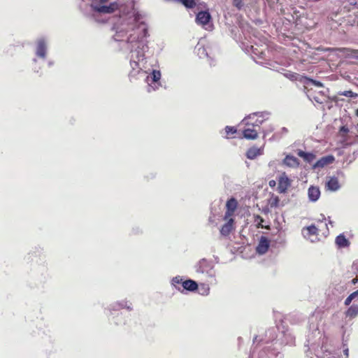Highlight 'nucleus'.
<instances>
[{"label": "nucleus", "mask_w": 358, "mask_h": 358, "mask_svg": "<svg viewBox=\"0 0 358 358\" xmlns=\"http://www.w3.org/2000/svg\"><path fill=\"white\" fill-rule=\"evenodd\" d=\"M254 59H255V62H256V63H258V61H257V59H255V57H254Z\"/></svg>", "instance_id": "obj_52"}, {"label": "nucleus", "mask_w": 358, "mask_h": 358, "mask_svg": "<svg viewBox=\"0 0 358 358\" xmlns=\"http://www.w3.org/2000/svg\"><path fill=\"white\" fill-rule=\"evenodd\" d=\"M313 319H314V317H313V316H312V317L310 318V321H313Z\"/></svg>", "instance_id": "obj_49"}, {"label": "nucleus", "mask_w": 358, "mask_h": 358, "mask_svg": "<svg viewBox=\"0 0 358 358\" xmlns=\"http://www.w3.org/2000/svg\"><path fill=\"white\" fill-rule=\"evenodd\" d=\"M357 282H358V278H355L352 280V283L353 285H355Z\"/></svg>", "instance_id": "obj_46"}, {"label": "nucleus", "mask_w": 358, "mask_h": 358, "mask_svg": "<svg viewBox=\"0 0 358 358\" xmlns=\"http://www.w3.org/2000/svg\"><path fill=\"white\" fill-rule=\"evenodd\" d=\"M320 217H320V220H319L320 221H323V220H326L325 216H324V215L321 214V215H320Z\"/></svg>", "instance_id": "obj_47"}, {"label": "nucleus", "mask_w": 358, "mask_h": 358, "mask_svg": "<svg viewBox=\"0 0 358 358\" xmlns=\"http://www.w3.org/2000/svg\"><path fill=\"white\" fill-rule=\"evenodd\" d=\"M285 164L291 166L296 162V159L293 156H287L284 160Z\"/></svg>", "instance_id": "obj_33"}, {"label": "nucleus", "mask_w": 358, "mask_h": 358, "mask_svg": "<svg viewBox=\"0 0 358 358\" xmlns=\"http://www.w3.org/2000/svg\"><path fill=\"white\" fill-rule=\"evenodd\" d=\"M355 294H350L345 300L344 304L345 306H349L352 301L355 299Z\"/></svg>", "instance_id": "obj_38"}, {"label": "nucleus", "mask_w": 358, "mask_h": 358, "mask_svg": "<svg viewBox=\"0 0 358 358\" xmlns=\"http://www.w3.org/2000/svg\"><path fill=\"white\" fill-rule=\"evenodd\" d=\"M131 306V303H129V304H128V301H122L120 303V306L121 308H127L129 310H132V308Z\"/></svg>", "instance_id": "obj_37"}, {"label": "nucleus", "mask_w": 358, "mask_h": 358, "mask_svg": "<svg viewBox=\"0 0 358 358\" xmlns=\"http://www.w3.org/2000/svg\"><path fill=\"white\" fill-rule=\"evenodd\" d=\"M311 329V327H310ZM313 330L315 331V332L317 331V334H320V332L318 331V327L317 325H313V327H312Z\"/></svg>", "instance_id": "obj_43"}, {"label": "nucleus", "mask_w": 358, "mask_h": 358, "mask_svg": "<svg viewBox=\"0 0 358 358\" xmlns=\"http://www.w3.org/2000/svg\"><path fill=\"white\" fill-rule=\"evenodd\" d=\"M254 59H255V62H256V63H258V61H257V59H255V57H254Z\"/></svg>", "instance_id": "obj_51"}, {"label": "nucleus", "mask_w": 358, "mask_h": 358, "mask_svg": "<svg viewBox=\"0 0 358 358\" xmlns=\"http://www.w3.org/2000/svg\"><path fill=\"white\" fill-rule=\"evenodd\" d=\"M145 81L148 84V92L155 91L157 87V70H153L150 76H147Z\"/></svg>", "instance_id": "obj_9"}, {"label": "nucleus", "mask_w": 358, "mask_h": 358, "mask_svg": "<svg viewBox=\"0 0 358 358\" xmlns=\"http://www.w3.org/2000/svg\"><path fill=\"white\" fill-rule=\"evenodd\" d=\"M214 267L213 261L205 258L199 260L194 266L196 273L204 274L206 276L215 280L216 273Z\"/></svg>", "instance_id": "obj_4"}, {"label": "nucleus", "mask_w": 358, "mask_h": 358, "mask_svg": "<svg viewBox=\"0 0 358 358\" xmlns=\"http://www.w3.org/2000/svg\"><path fill=\"white\" fill-rule=\"evenodd\" d=\"M250 48L254 56H257V58L260 59H263L264 57L265 52L262 50H259L258 47L251 45Z\"/></svg>", "instance_id": "obj_29"}, {"label": "nucleus", "mask_w": 358, "mask_h": 358, "mask_svg": "<svg viewBox=\"0 0 358 358\" xmlns=\"http://www.w3.org/2000/svg\"><path fill=\"white\" fill-rule=\"evenodd\" d=\"M233 219H229L221 228L220 233L222 235L228 236L233 229Z\"/></svg>", "instance_id": "obj_17"}, {"label": "nucleus", "mask_w": 358, "mask_h": 358, "mask_svg": "<svg viewBox=\"0 0 358 358\" xmlns=\"http://www.w3.org/2000/svg\"><path fill=\"white\" fill-rule=\"evenodd\" d=\"M350 52V53L348 54L350 57L358 59V50H351Z\"/></svg>", "instance_id": "obj_39"}, {"label": "nucleus", "mask_w": 358, "mask_h": 358, "mask_svg": "<svg viewBox=\"0 0 358 358\" xmlns=\"http://www.w3.org/2000/svg\"><path fill=\"white\" fill-rule=\"evenodd\" d=\"M276 332V327H272L266 331L264 338L260 339L259 341H258L257 336H255L253 340V343H255L256 342H258V343L255 347L251 354L255 353L257 355L259 352V350H261L262 348H266V351L267 352L266 357L269 356L271 352H274L275 349L277 352H280L279 349L276 347L278 345V341L273 343L277 336Z\"/></svg>", "instance_id": "obj_2"}, {"label": "nucleus", "mask_w": 358, "mask_h": 358, "mask_svg": "<svg viewBox=\"0 0 358 358\" xmlns=\"http://www.w3.org/2000/svg\"><path fill=\"white\" fill-rule=\"evenodd\" d=\"M243 134L245 138L250 140L257 139L258 137V132L255 129L247 128L243 131Z\"/></svg>", "instance_id": "obj_16"}, {"label": "nucleus", "mask_w": 358, "mask_h": 358, "mask_svg": "<svg viewBox=\"0 0 358 358\" xmlns=\"http://www.w3.org/2000/svg\"><path fill=\"white\" fill-rule=\"evenodd\" d=\"M306 229L307 230L308 235H315L318 231V229L314 224L307 227Z\"/></svg>", "instance_id": "obj_32"}, {"label": "nucleus", "mask_w": 358, "mask_h": 358, "mask_svg": "<svg viewBox=\"0 0 358 358\" xmlns=\"http://www.w3.org/2000/svg\"><path fill=\"white\" fill-rule=\"evenodd\" d=\"M157 74H158V86H159V79H160V77H161V73H160L159 71H158Z\"/></svg>", "instance_id": "obj_48"}, {"label": "nucleus", "mask_w": 358, "mask_h": 358, "mask_svg": "<svg viewBox=\"0 0 358 358\" xmlns=\"http://www.w3.org/2000/svg\"><path fill=\"white\" fill-rule=\"evenodd\" d=\"M182 290L194 292L197 289L198 285L196 281L189 279L182 282Z\"/></svg>", "instance_id": "obj_15"}, {"label": "nucleus", "mask_w": 358, "mask_h": 358, "mask_svg": "<svg viewBox=\"0 0 358 358\" xmlns=\"http://www.w3.org/2000/svg\"><path fill=\"white\" fill-rule=\"evenodd\" d=\"M274 130V127L271 125H270L266 129L263 130L262 132L264 134V136H266L269 133L272 132Z\"/></svg>", "instance_id": "obj_40"}, {"label": "nucleus", "mask_w": 358, "mask_h": 358, "mask_svg": "<svg viewBox=\"0 0 358 358\" xmlns=\"http://www.w3.org/2000/svg\"><path fill=\"white\" fill-rule=\"evenodd\" d=\"M343 353L345 355V358H348L349 355V350L348 348L345 346V345H344Z\"/></svg>", "instance_id": "obj_41"}, {"label": "nucleus", "mask_w": 358, "mask_h": 358, "mask_svg": "<svg viewBox=\"0 0 358 358\" xmlns=\"http://www.w3.org/2000/svg\"><path fill=\"white\" fill-rule=\"evenodd\" d=\"M357 293L358 294V289H357Z\"/></svg>", "instance_id": "obj_53"}, {"label": "nucleus", "mask_w": 358, "mask_h": 358, "mask_svg": "<svg viewBox=\"0 0 358 358\" xmlns=\"http://www.w3.org/2000/svg\"><path fill=\"white\" fill-rule=\"evenodd\" d=\"M345 315L350 319L356 317L358 315V304H352L350 306L345 312Z\"/></svg>", "instance_id": "obj_18"}, {"label": "nucleus", "mask_w": 358, "mask_h": 358, "mask_svg": "<svg viewBox=\"0 0 358 358\" xmlns=\"http://www.w3.org/2000/svg\"><path fill=\"white\" fill-rule=\"evenodd\" d=\"M226 207L227 208V214L228 215H230L231 213H233L236 207H237V201L234 198L229 199L226 203Z\"/></svg>", "instance_id": "obj_20"}, {"label": "nucleus", "mask_w": 358, "mask_h": 358, "mask_svg": "<svg viewBox=\"0 0 358 358\" xmlns=\"http://www.w3.org/2000/svg\"><path fill=\"white\" fill-rule=\"evenodd\" d=\"M180 3H181L187 8H193L196 6V2L194 0H180Z\"/></svg>", "instance_id": "obj_30"}, {"label": "nucleus", "mask_w": 358, "mask_h": 358, "mask_svg": "<svg viewBox=\"0 0 358 358\" xmlns=\"http://www.w3.org/2000/svg\"><path fill=\"white\" fill-rule=\"evenodd\" d=\"M336 244L339 248H345L348 247L350 244L349 241L345 238V236L343 234H339L336 238Z\"/></svg>", "instance_id": "obj_23"}, {"label": "nucleus", "mask_w": 358, "mask_h": 358, "mask_svg": "<svg viewBox=\"0 0 358 358\" xmlns=\"http://www.w3.org/2000/svg\"><path fill=\"white\" fill-rule=\"evenodd\" d=\"M267 352L266 351V348H262L259 350V352L255 355V353L250 354V358H282V355L280 352H277L275 349L274 352H271V355L268 357Z\"/></svg>", "instance_id": "obj_8"}, {"label": "nucleus", "mask_w": 358, "mask_h": 358, "mask_svg": "<svg viewBox=\"0 0 358 358\" xmlns=\"http://www.w3.org/2000/svg\"><path fill=\"white\" fill-rule=\"evenodd\" d=\"M211 19V16L208 11H200L196 17V21L198 24L206 25Z\"/></svg>", "instance_id": "obj_13"}, {"label": "nucleus", "mask_w": 358, "mask_h": 358, "mask_svg": "<svg viewBox=\"0 0 358 358\" xmlns=\"http://www.w3.org/2000/svg\"><path fill=\"white\" fill-rule=\"evenodd\" d=\"M255 221L257 222V227L259 228H266V229H268V227H264L263 224H262V222H264V219L260 216V215H257L255 218Z\"/></svg>", "instance_id": "obj_36"}, {"label": "nucleus", "mask_w": 358, "mask_h": 358, "mask_svg": "<svg viewBox=\"0 0 358 358\" xmlns=\"http://www.w3.org/2000/svg\"><path fill=\"white\" fill-rule=\"evenodd\" d=\"M282 337L280 338V343L278 342L276 347L280 350L281 345H293L295 343V336L289 330H286L282 333Z\"/></svg>", "instance_id": "obj_7"}, {"label": "nucleus", "mask_w": 358, "mask_h": 358, "mask_svg": "<svg viewBox=\"0 0 358 358\" xmlns=\"http://www.w3.org/2000/svg\"><path fill=\"white\" fill-rule=\"evenodd\" d=\"M269 245V240L265 236H262L256 248V251L259 255H264L268 251Z\"/></svg>", "instance_id": "obj_10"}, {"label": "nucleus", "mask_w": 358, "mask_h": 358, "mask_svg": "<svg viewBox=\"0 0 358 358\" xmlns=\"http://www.w3.org/2000/svg\"><path fill=\"white\" fill-rule=\"evenodd\" d=\"M297 155L302 157L304 161L308 163H311L315 159V155L311 152H306L303 150H299Z\"/></svg>", "instance_id": "obj_21"}, {"label": "nucleus", "mask_w": 358, "mask_h": 358, "mask_svg": "<svg viewBox=\"0 0 358 358\" xmlns=\"http://www.w3.org/2000/svg\"><path fill=\"white\" fill-rule=\"evenodd\" d=\"M269 185L271 187H274L275 185V182L274 180H270L269 181Z\"/></svg>", "instance_id": "obj_44"}, {"label": "nucleus", "mask_w": 358, "mask_h": 358, "mask_svg": "<svg viewBox=\"0 0 358 358\" xmlns=\"http://www.w3.org/2000/svg\"><path fill=\"white\" fill-rule=\"evenodd\" d=\"M357 292V290H356L355 292H352V294H355V299L354 300L358 301V294Z\"/></svg>", "instance_id": "obj_45"}, {"label": "nucleus", "mask_w": 358, "mask_h": 358, "mask_svg": "<svg viewBox=\"0 0 358 358\" xmlns=\"http://www.w3.org/2000/svg\"><path fill=\"white\" fill-rule=\"evenodd\" d=\"M225 131L227 135L234 134L236 133L237 129L234 127L227 126L225 127Z\"/></svg>", "instance_id": "obj_35"}, {"label": "nucleus", "mask_w": 358, "mask_h": 358, "mask_svg": "<svg viewBox=\"0 0 358 358\" xmlns=\"http://www.w3.org/2000/svg\"><path fill=\"white\" fill-rule=\"evenodd\" d=\"M302 80H303V85H304V87L306 88H308V87H310V86H316V87H322L323 85L322 83H320V81H317V80H314L311 78H309L306 76H304V78H302Z\"/></svg>", "instance_id": "obj_19"}, {"label": "nucleus", "mask_w": 358, "mask_h": 358, "mask_svg": "<svg viewBox=\"0 0 358 358\" xmlns=\"http://www.w3.org/2000/svg\"><path fill=\"white\" fill-rule=\"evenodd\" d=\"M284 76L289 79L290 80H297V81H299L301 83L303 84V80H302V78H304V76H302V75H300L299 73H294V72H292V71H289V72H287L284 74Z\"/></svg>", "instance_id": "obj_24"}, {"label": "nucleus", "mask_w": 358, "mask_h": 358, "mask_svg": "<svg viewBox=\"0 0 358 358\" xmlns=\"http://www.w3.org/2000/svg\"><path fill=\"white\" fill-rule=\"evenodd\" d=\"M356 115L358 117V109L356 110Z\"/></svg>", "instance_id": "obj_50"}, {"label": "nucleus", "mask_w": 358, "mask_h": 358, "mask_svg": "<svg viewBox=\"0 0 358 358\" xmlns=\"http://www.w3.org/2000/svg\"><path fill=\"white\" fill-rule=\"evenodd\" d=\"M334 157L333 155H327L322 157L319 160H317L314 165L313 166V169H321L324 167L325 166L333 163L334 161Z\"/></svg>", "instance_id": "obj_11"}, {"label": "nucleus", "mask_w": 358, "mask_h": 358, "mask_svg": "<svg viewBox=\"0 0 358 358\" xmlns=\"http://www.w3.org/2000/svg\"><path fill=\"white\" fill-rule=\"evenodd\" d=\"M269 116L270 113L268 111L255 112L246 116L242 122L248 127H259L264 121L269 118Z\"/></svg>", "instance_id": "obj_3"}, {"label": "nucleus", "mask_w": 358, "mask_h": 358, "mask_svg": "<svg viewBox=\"0 0 358 358\" xmlns=\"http://www.w3.org/2000/svg\"><path fill=\"white\" fill-rule=\"evenodd\" d=\"M233 6L236 7L238 10L243 9L244 6L243 0H233Z\"/></svg>", "instance_id": "obj_34"}, {"label": "nucleus", "mask_w": 358, "mask_h": 358, "mask_svg": "<svg viewBox=\"0 0 358 358\" xmlns=\"http://www.w3.org/2000/svg\"><path fill=\"white\" fill-rule=\"evenodd\" d=\"M288 132V129L286 127H282L279 132H276L273 134L272 138L277 139L282 137V135L286 134Z\"/></svg>", "instance_id": "obj_31"}, {"label": "nucleus", "mask_w": 358, "mask_h": 358, "mask_svg": "<svg viewBox=\"0 0 358 358\" xmlns=\"http://www.w3.org/2000/svg\"><path fill=\"white\" fill-rule=\"evenodd\" d=\"M194 50L200 58L209 57L206 48L200 43L195 46Z\"/></svg>", "instance_id": "obj_22"}, {"label": "nucleus", "mask_w": 358, "mask_h": 358, "mask_svg": "<svg viewBox=\"0 0 358 358\" xmlns=\"http://www.w3.org/2000/svg\"><path fill=\"white\" fill-rule=\"evenodd\" d=\"M146 36V25L141 22L137 27L132 29V33L127 38V43L131 46V66L134 71L138 69L137 72L142 74L145 72L141 71L138 63L144 59L143 43L141 40Z\"/></svg>", "instance_id": "obj_1"}, {"label": "nucleus", "mask_w": 358, "mask_h": 358, "mask_svg": "<svg viewBox=\"0 0 358 358\" xmlns=\"http://www.w3.org/2000/svg\"><path fill=\"white\" fill-rule=\"evenodd\" d=\"M313 99L317 103H322L323 102V101L321 100L318 96H313Z\"/></svg>", "instance_id": "obj_42"}, {"label": "nucleus", "mask_w": 358, "mask_h": 358, "mask_svg": "<svg viewBox=\"0 0 358 358\" xmlns=\"http://www.w3.org/2000/svg\"><path fill=\"white\" fill-rule=\"evenodd\" d=\"M291 186V180L285 173H282L278 178V191L280 194H285Z\"/></svg>", "instance_id": "obj_6"}, {"label": "nucleus", "mask_w": 358, "mask_h": 358, "mask_svg": "<svg viewBox=\"0 0 358 358\" xmlns=\"http://www.w3.org/2000/svg\"><path fill=\"white\" fill-rule=\"evenodd\" d=\"M262 154L261 149L257 148H251L246 152V157L250 159H254Z\"/></svg>", "instance_id": "obj_25"}, {"label": "nucleus", "mask_w": 358, "mask_h": 358, "mask_svg": "<svg viewBox=\"0 0 358 358\" xmlns=\"http://www.w3.org/2000/svg\"><path fill=\"white\" fill-rule=\"evenodd\" d=\"M104 0H100L99 2H92L91 8L92 10L97 13H113L118 9V4L117 2L110 3L108 6L103 5Z\"/></svg>", "instance_id": "obj_5"}, {"label": "nucleus", "mask_w": 358, "mask_h": 358, "mask_svg": "<svg viewBox=\"0 0 358 358\" xmlns=\"http://www.w3.org/2000/svg\"><path fill=\"white\" fill-rule=\"evenodd\" d=\"M308 199L312 202L317 201L320 196V190L318 187L310 186L308 189Z\"/></svg>", "instance_id": "obj_14"}, {"label": "nucleus", "mask_w": 358, "mask_h": 358, "mask_svg": "<svg viewBox=\"0 0 358 358\" xmlns=\"http://www.w3.org/2000/svg\"><path fill=\"white\" fill-rule=\"evenodd\" d=\"M325 186L327 189L331 192H336L341 188L338 179L335 176L328 178Z\"/></svg>", "instance_id": "obj_12"}, {"label": "nucleus", "mask_w": 358, "mask_h": 358, "mask_svg": "<svg viewBox=\"0 0 358 358\" xmlns=\"http://www.w3.org/2000/svg\"><path fill=\"white\" fill-rule=\"evenodd\" d=\"M36 54L40 57L44 58L46 54V46L44 41H40L37 45Z\"/></svg>", "instance_id": "obj_26"}, {"label": "nucleus", "mask_w": 358, "mask_h": 358, "mask_svg": "<svg viewBox=\"0 0 358 358\" xmlns=\"http://www.w3.org/2000/svg\"><path fill=\"white\" fill-rule=\"evenodd\" d=\"M338 96H345L351 99L358 98V94L352 92V90L339 91L337 93Z\"/></svg>", "instance_id": "obj_28"}, {"label": "nucleus", "mask_w": 358, "mask_h": 358, "mask_svg": "<svg viewBox=\"0 0 358 358\" xmlns=\"http://www.w3.org/2000/svg\"><path fill=\"white\" fill-rule=\"evenodd\" d=\"M184 280L182 278L180 275L176 276L172 278L171 280V284L178 290L181 292H183V290L181 289V287H179L180 285H182V282H183Z\"/></svg>", "instance_id": "obj_27"}]
</instances>
